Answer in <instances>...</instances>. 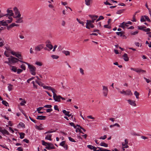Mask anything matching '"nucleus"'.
I'll return each mask as SVG.
<instances>
[{
  "label": "nucleus",
  "instance_id": "1",
  "mask_svg": "<svg viewBox=\"0 0 151 151\" xmlns=\"http://www.w3.org/2000/svg\"><path fill=\"white\" fill-rule=\"evenodd\" d=\"M28 66V68L29 69L30 73L33 75L35 76L36 75V67L34 65H30L28 63H26Z\"/></svg>",
  "mask_w": 151,
  "mask_h": 151
},
{
  "label": "nucleus",
  "instance_id": "2",
  "mask_svg": "<svg viewBox=\"0 0 151 151\" xmlns=\"http://www.w3.org/2000/svg\"><path fill=\"white\" fill-rule=\"evenodd\" d=\"M44 45L40 44L35 47V50L36 52L40 51L44 47Z\"/></svg>",
  "mask_w": 151,
  "mask_h": 151
},
{
  "label": "nucleus",
  "instance_id": "3",
  "mask_svg": "<svg viewBox=\"0 0 151 151\" xmlns=\"http://www.w3.org/2000/svg\"><path fill=\"white\" fill-rule=\"evenodd\" d=\"M8 60H10V62H11L13 64L17 63L19 60L17 58H15L12 56H11L10 58H8Z\"/></svg>",
  "mask_w": 151,
  "mask_h": 151
},
{
  "label": "nucleus",
  "instance_id": "4",
  "mask_svg": "<svg viewBox=\"0 0 151 151\" xmlns=\"http://www.w3.org/2000/svg\"><path fill=\"white\" fill-rule=\"evenodd\" d=\"M92 22H91V20H87V22L86 23V27L87 29H89V26L91 28H93L94 27V26L93 24H92Z\"/></svg>",
  "mask_w": 151,
  "mask_h": 151
},
{
  "label": "nucleus",
  "instance_id": "5",
  "mask_svg": "<svg viewBox=\"0 0 151 151\" xmlns=\"http://www.w3.org/2000/svg\"><path fill=\"white\" fill-rule=\"evenodd\" d=\"M102 90L104 96L105 97H106L109 91L107 87L105 86H103Z\"/></svg>",
  "mask_w": 151,
  "mask_h": 151
},
{
  "label": "nucleus",
  "instance_id": "6",
  "mask_svg": "<svg viewBox=\"0 0 151 151\" xmlns=\"http://www.w3.org/2000/svg\"><path fill=\"white\" fill-rule=\"evenodd\" d=\"M15 15L16 16L15 18H19L21 17V14H20L18 9L16 7H14L13 9Z\"/></svg>",
  "mask_w": 151,
  "mask_h": 151
},
{
  "label": "nucleus",
  "instance_id": "7",
  "mask_svg": "<svg viewBox=\"0 0 151 151\" xmlns=\"http://www.w3.org/2000/svg\"><path fill=\"white\" fill-rule=\"evenodd\" d=\"M53 98L56 101L59 102L61 101V96L60 95H57L56 94H54L53 95Z\"/></svg>",
  "mask_w": 151,
  "mask_h": 151
},
{
  "label": "nucleus",
  "instance_id": "8",
  "mask_svg": "<svg viewBox=\"0 0 151 151\" xmlns=\"http://www.w3.org/2000/svg\"><path fill=\"white\" fill-rule=\"evenodd\" d=\"M0 132H1L3 134H7L9 135V132L6 129H2V128L0 127Z\"/></svg>",
  "mask_w": 151,
  "mask_h": 151
},
{
  "label": "nucleus",
  "instance_id": "9",
  "mask_svg": "<svg viewBox=\"0 0 151 151\" xmlns=\"http://www.w3.org/2000/svg\"><path fill=\"white\" fill-rule=\"evenodd\" d=\"M127 101L129 104L132 106H136L135 102L134 101L130 99L127 100Z\"/></svg>",
  "mask_w": 151,
  "mask_h": 151
},
{
  "label": "nucleus",
  "instance_id": "10",
  "mask_svg": "<svg viewBox=\"0 0 151 151\" xmlns=\"http://www.w3.org/2000/svg\"><path fill=\"white\" fill-rule=\"evenodd\" d=\"M7 13L6 14V17H7L8 15H9V17H11V16H12L14 14V13L12 10L8 9L7 10Z\"/></svg>",
  "mask_w": 151,
  "mask_h": 151
},
{
  "label": "nucleus",
  "instance_id": "11",
  "mask_svg": "<svg viewBox=\"0 0 151 151\" xmlns=\"http://www.w3.org/2000/svg\"><path fill=\"white\" fill-rule=\"evenodd\" d=\"M129 25L127 23L124 22L120 24V25L119 26L120 27L124 29L126 27H128Z\"/></svg>",
  "mask_w": 151,
  "mask_h": 151
},
{
  "label": "nucleus",
  "instance_id": "12",
  "mask_svg": "<svg viewBox=\"0 0 151 151\" xmlns=\"http://www.w3.org/2000/svg\"><path fill=\"white\" fill-rule=\"evenodd\" d=\"M116 34L118 35H120L121 37H122L124 39H126V37L124 35V32H117L116 33Z\"/></svg>",
  "mask_w": 151,
  "mask_h": 151
},
{
  "label": "nucleus",
  "instance_id": "13",
  "mask_svg": "<svg viewBox=\"0 0 151 151\" xmlns=\"http://www.w3.org/2000/svg\"><path fill=\"white\" fill-rule=\"evenodd\" d=\"M45 148L47 150H50V149H54L55 148V147L53 146V145L51 143H49L48 144V146L46 147Z\"/></svg>",
  "mask_w": 151,
  "mask_h": 151
},
{
  "label": "nucleus",
  "instance_id": "14",
  "mask_svg": "<svg viewBox=\"0 0 151 151\" xmlns=\"http://www.w3.org/2000/svg\"><path fill=\"white\" fill-rule=\"evenodd\" d=\"M10 69L12 71L16 72L17 71V67L14 66L10 65Z\"/></svg>",
  "mask_w": 151,
  "mask_h": 151
},
{
  "label": "nucleus",
  "instance_id": "15",
  "mask_svg": "<svg viewBox=\"0 0 151 151\" xmlns=\"http://www.w3.org/2000/svg\"><path fill=\"white\" fill-rule=\"evenodd\" d=\"M63 113L65 114V115L70 117L71 116V114H69L70 112L68 111H67L65 110H63L62 111Z\"/></svg>",
  "mask_w": 151,
  "mask_h": 151
},
{
  "label": "nucleus",
  "instance_id": "16",
  "mask_svg": "<svg viewBox=\"0 0 151 151\" xmlns=\"http://www.w3.org/2000/svg\"><path fill=\"white\" fill-rule=\"evenodd\" d=\"M90 17L92 18L91 22L92 23H94V21L98 17V16L97 15H93L90 16Z\"/></svg>",
  "mask_w": 151,
  "mask_h": 151
},
{
  "label": "nucleus",
  "instance_id": "17",
  "mask_svg": "<svg viewBox=\"0 0 151 151\" xmlns=\"http://www.w3.org/2000/svg\"><path fill=\"white\" fill-rule=\"evenodd\" d=\"M123 57H124V61H129V58L127 53H124L123 55Z\"/></svg>",
  "mask_w": 151,
  "mask_h": 151
},
{
  "label": "nucleus",
  "instance_id": "18",
  "mask_svg": "<svg viewBox=\"0 0 151 151\" xmlns=\"http://www.w3.org/2000/svg\"><path fill=\"white\" fill-rule=\"evenodd\" d=\"M46 118V116H38L36 119H37L39 120H45V118Z\"/></svg>",
  "mask_w": 151,
  "mask_h": 151
},
{
  "label": "nucleus",
  "instance_id": "19",
  "mask_svg": "<svg viewBox=\"0 0 151 151\" xmlns=\"http://www.w3.org/2000/svg\"><path fill=\"white\" fill-rule=\"evenodd\" d=\"M132 93L130 90H128L125 91V95H132Z\"/></svg>",
  "mask_w": 151,
  "mask_h": 151
},
{
  "label": "nucleus",
  "instance_id": "20",
  "mask_svg": "<svg viewBox=\"0 0 151 151\" xmlns=\"http://www.w3.org/2000/svg\"><path fill=\"white\" fill-rule=\"evenodd\" d=\"M62 52L63 54L65 55L66 56H69L70 55V52L68 51V50H63L62 51Z\"/></svg>",
  "mask_w": 151,
  "mask_h": 151
},
{
  "label": "nucleus",
  "instance_id": "21",
  "mask_svg": "<svg viewBox=\"0 0 151 151\" xmlns=\"http://www.w3.org/2000/svg\"><path fill=\"white\" fill-rule=\"evenodd\" d=\"M86 4L87 6H89L92 3V0H85Z\"/></svg>",
  "mask_w": 151,
  "mask_h": 151
},
{
  "label": "nucleus",
  "instance_id": "22",
  "mask_svg": "<svg viewBox=\"0 0 151 151\" xmlns=\"http://www.w3.org/2000/svg\"><path fill=\"white\" fill-rule=\"evenodd\" d=\"M18 19H17V20L15 22H16L17 23H20L23 22V20L22 19V18L20 17L18 18Z\"/></svg>",
  "mask_w": 151,
  "mask_h": 151
},
{
  "label": "nucleus",
  "instance_id": "23",
  "mask_svg": "<svg viewBox=\"0 0 151 151\" xmlns=\"http://www.w3.org/2000/svg\"><path fill=\"white\" fill-rule=\"evenodd\" d=\"M42 124H40L39 126H36V128L38 130H41L43 129V128H42Z\"/></svg>",
  "mask_w": 151,
  "mask_h": 151
},
{
  "label": "nucleus",
  "instance_id": "24",
  "mask_svg": "<svg viewBox=\"0 0 151 151\" xmlns=\"http://www.w3.org/2000/svg\"><path fill=\"white\" fill-rule=\"evenodd\" d=\"M46 46L49 48L50 50H51L53 48V46L50 43L47 44L46 45Z\"/></svg>",
  "mask_w": 151,
  "mask_h": 151
},
{
  "label": "nucleus",
  "instance_id": "25",
  "mask_svg": "<svg viewBox=\"0 0 151 151\" xmlns=\"http://www.w3.org/2000/svg\"><path fill=\"white\" fill-rule=\"evenodd\" d=\"M51 137L52 135L51 134L47 135V136L45 137V139L49 140H51Z\"/></svg>",
  "mask_w": 151,
  "mask_h": 151
},
{
  "label": "nucleus",
  "instance_id": "26",
  "mask_svg": "<svg viewBox=\"0 0 151 151\" xmlns=\"http://www.w3.org/2000/svg\"><path fill=\"white\" fill-rule=\"evenodd\" d=\"M1 22H1V24L2 25L4 26H7L8 24L6 23V22L5 21H4V20H2L1 21Z\"/></svg>",
  "mask_w": 151,
  "mask_h": 151
},
{
  "label": "nucleus",
  "instance_id": "27",
  "mask_svg": "<svg viewBox=\"0 0 151 151\" xmlns=\"http://www.w3.org/2000/svg\"><path fill=\"white\" fill-rule=\"evenodd\" d=\"M49 90H50L52 91L53 93V95H54V94H56V93L57 92L56 90L55 89L52 88L51 87Z\"/></svg>",
  "mask_w": 151,
  "mask_h": 151
},
{
  "label": "nucleus",
  "instance_id": "28",
  "mask_svg": "<svg viewBox=\"0 0 151 151\" xmlns=\"http://www.w3.org/2000/svg\"><path fill=\"white\" fill-rule=\"evenodd\" d=\"M100 145L101 146H104L105 147H107L108 146V145L104 142H101L100 144Z\"/></svg>",
  "mask_w": 151,
  "mask_h": 151
},
{
  "label": "nucleus",
  "instance_id": "29",
  "mask_svg": "<svg viewBox=\"0 0 151 151\" xmlns=\"http://www.w3.org/2000/svg\"><path fill=\"white\" fill-rule=\"evenodd\" d=\"M14 23H12L9 26H7V29L8 30H9L10 28H11L14 26Z\"/></svg>",
  "mask_w": 151,
  "mask_h": 151
},
{
  "label": "nucleus",
  "instance_id": "30",
  "mask_svg": "<svg viewBox=\"0 0 151 151\" xmlns=\"http://www.w3.org/2000/svg\"><path fill=\"white\" fill-rule=\"evenodd\" d=\"M9 20H7L5 21L6 22V23H10L11 22L12 20V18L11 17H9Z\"/></svg>",
  "mask_w": 151,
  "mask_h": 151
},
{
  "label": "nucleus",
  "instance_id": "31",
  "mask_svg": "<svg viewBox=\"0 0 151 151\" xmlns=\"http://www.w3.org/2000/svg\"><path fill=\"white\" fill-rule=\"evenodd\" d=\"M138 29L141 30H143L144 29V28H146V27L144 26H138Z\"/></svg>",
  "mask_w": 151,
  "mask_h": 151
},
{
  "label": "nucleus",
  "instance_id": "32",
  "mask_svg": "<svg viewBox=\"0 0 151 151\" xmlns=\"http://www.w3.org/2000/svg\"><path fill=\"white\" fill-rule=\"evenodd\" d=\"M134 95L135 96L136 98L137 99H139V93L137 91H135L134 92Z\"/></svg>",
  "mask_w": 151,
  "mask_h": 151
},
{
  "label": "nucleus",
  "instance_id": "33",
  "mask_svg": "<svg viewBox=\"0 0 151 151\" xmlns=\"http://www.w3.org/2000/svg\"><path fill=\"white\" fill-rule=\"evenodd\" d=\"M97 148L99 149V150H100V151H111L108 149H103L102 148H100L99 147H97Z\"/></svg>",
  "mask_w": 151,
  "mask_h": 151
},
{
  "label": "nucleus",
  "instance_id": "34",
  "mask_svg": "<svg viewBox=\"0 0 151 151\" xmlns=\"http://www.w3.org/2000/svg\"><path fill=\"white\" fill-rule=\"evenodd\" d=\"M20 135V138L21 139H22L24 137L25 134L24 133H20L19 134Z\"/></svg>",
  "mask_w": 151,
  "mask_h": 151
},
{
  "label": "nucleus",
  "instance_id": "35",
  "mask_svg": "<svg viewBox=\"0 0 151 151\" xmlns=\"http://www.w3.org/2000/svg\"><path fill=\"white\" fill-rule=\"evenodd\" d=\"M104 19V17L102 16H100L99 18H98L96 20V22L99 21L103 19Z\"/></svg>",
  "mask_w": 151,
  "mask_h": 151
},
{
  "label": "nucleus",
  "instance_id": "36",
  "mask_svg": "<svg viewBox=\"0 0 151 151\" xmlns=\"http://www.w3.org/2000/svg\"><path fill=\"white\" fill-rule=\"evenodd\" d=\"M26 102L24 100H23V101H22L20 103V105L21 106H23L24 105V104H26Z\"/></svg>",
  "mask_w": 151,
  "mask_h": 151
},
{
  "label": "nucleus",
  "instance_id": "37",
  "mask_svg": "<svg viewBox=\"0 0 151 151\" xmlns=\"http://www.w3.org/2000/svg\"><path fill=\"white\" fill-rule=\"evenodd\" d=\"M19 125L23 128H24L25 127L24 124L22 122H20L19 123Z\"/></svg>",
  "mask_w": 151,
  "mask_h": 151
},
{
  "label": "nucleus",
  "instance_id": "38",
  "mask_svg": "<svg viewBox=\"0 0 151 151\" xmlns=\"http://www.w3.org/2000/svg\"><path fill=\"white\" fill-rule=\"evenodd\" d=\"M2 103L3 104L6 106H7V105H8V103L5 100H2Z\"/></svg>",
  "mask_w": 151,
  "mask_h": 151
},
{
  "label": "nucleus",
  "instance_id": "39",
  "mask_svg": "<svg viewBox=\"0 0 151 151\" xmlns=\"http://www.w3.org/2000/svg\"><path fill=\"white\" fill-rule=\"evenodd\" d=\"M76 20L80 24H81L83 26L84 25V23L83 22L80 21L78 18L76 19Z\"/></svg>",
  "mask_w": 151,
  "mask_h": 151
},
{
  "label": "nucleus",
  "instance_id": "40",
  "mask_svg": "<svg viewBox=\"0 0 151 151\" xmlns=\"http://www.w3.org/2000/svg\"><path fill=\"white\" fill-rule=\"evenodd\" d=\"M42 143V145H43L46 146L47 145H48L49 143H47L45 142L44 140H42L41 141Z\"/></svg>",
  "mask_w": 151,
  "mask_h": 151
},
{
  "label": "nucleus",
  "instance_id": "41",
  "mask_svg": "<svg viewBox=\"0 0 151 151\" xmlns=\"http://www.w3.org/2000/svg\"><path fill=\"white\" fill-rule=\"evenodd\" d=\"M42 87L44 89H47L49 90H50V89L51 87L50 86H42Z\"/></svg>",
  "mask_w": 151,
  "mask_h": 151
},
{
  "label": "nucleus",
  "instance_id": "42",
  "mask_svg": "<svg viewBox=\"0 0 151 151\" xmlns=\"http://www.w3.org/2000/svg\"><path fill=\"white\" fill-rule=\"evenodd\" d=\"M51 57L53 59H57L59 58L58 56L55 55H51Z\"/></svg>",
  "mask_w": 151,
  "mask_h": 151
},
{
  "label": "nucleus",
  "instance_id": "43",
  "mask_svg": "<svg viewBox=\"0 0 151 151\" xmlns=\"http://www.w3.org/2000/svg\"><path fill=\"white\" fill-rule=\"evenodd\" d=\"M6 16V14L2 13L1 10H0V18H1L4 16Z\"/></svg>",
  "mask_w": 151,
  "mask_h": 151
},
{
  "label": "nucleus",
  "instance_id": "44",
  "mask_svg": "<svg viewBox=\"0 0 151 151\" xmlns=\"http://www.w3.org/2000/svg\"><path fill=\"white\" fill-rule=\"evenodd\" d=\"M135 14H134L133 17L132 19L131 20L132 22H136L137 21L136 19L135 18Z\"/></svg>",
  "mask_w": 151,
  "mask_h": 151
},
{
  "label": "nucleus",
  "instance_id": "45",
  "mask_svg": "<svg viewBox=\"0 0 151 151\" xmlns=\"http://www.w3.org/2000/svg\"><path fill=\"white\" fill-rule=\"evenodd\" d=\"M122 145L124 146V148H127L129 147V146L127 144H124V142H122Z\"/></svg>",
  "mask_w": 151,
  "mask_h": 151
},
{
  "label": "nucleus",
  "instance_id": "46",
  "mask_svg": "<svg viewBox=\"0 0 151 151\" xmlns=\"http://www.w3.org/2000/svg\"><path fill=\"white\" fill-rule=\"evenodd\" d=\"M124 10H118L117 11L116 13L117 14H120L123 12Z\"/></svg>",
  "mask_w": 151,
  "mask_h": 151
},
{
  "label": "nucleus",
  "instance_id": "47",
  "mask_svg": "<svg viewBox=\"0 0 151 151\" xmlns=\"http://www.w3.org/2000/svg\"><path fill=\"white\" fill-rule=\"evenodd\" d=\"M0 146H1V147H3L4 148H6V149L9 150L8 148L7 147L6 145L5 144H3V145H0Z\"/></svg>",
  "mask_w": 151,
  "mask_h": 151
},
{
  "label": "nucleus",
  "instance_id": "48",
  "mask_svg": "<svg viewBox=\"0 0 151 151\" xmlns=\"http://www.w3.org/2000/svg\"><path fill=\"white\" fill-rule=\"evenodd\" d=\"M12 85L11 84H9V86H8V88L9 91H11L12 89Z\"/></svg>",
  "mask_w": 151,
  "mask_h": 151
},
{
  "label": "nucleus",
  "instance_id": "49",
  "mask_svg": "<svg viewBox=\"0 0 151 151\" xmlns=\"http://www.w3.org/2000/svg\"><path fill=\"white\" fill-rule=\"evenodd\" d=\"M144 17L145 18V20L146 19L147 21L149 22H150L151 21L150 20L147 16L145 15L144 16Z\"/></svg>",
  "mask_w": 151,
  "mask_h": 151
},
{
  "label": "nucleus",
  "instance_id": "50",
  "mask_svg": "<svg viewBox=\"0 0 151 151\" xmlns=\"http://www.w3.org/2000/svg\"><path fill=\"white\" fill-rule=\"evenodd\" d=\"M65 145V141H63L61 142L60 144V145L63 147L64 146V145Z\"/></svg>",
  "mask_w": 151,
  "mask_h": 151
},
{
  "label": "nucleus",
  "instance_id": "51",
  "mask_svg": "<svg viewBox=\"0 0 151 151\" xmlns=\"http://www.w3.org/2000/svg\"><path fill=\"white\" fill-rule=\"evenodd\" d=\"M20 68L23 70H25L26 69L25 66L24 65L22 64L20 66Z\"/></svg>",
  "mask_w": 151,
  "mask_h": 151
},
{
  "label": "nucleus",
  "instance_id": "52",
  "mask_svg": "<svg viewBox=\"0 0 151 151\" xmlns=\"http://www.w3.org/2000/svg\"><path fill=\"white\" fill-rule=\"evenodd\" d=\"M140 21L141 22H144L145 21V19L144 16H142L141 18Z\"/></svg>",
  "mask_w": 151,
  "mask_h": 151
},
{
  "label": "nucleus",
  "instance_id": "53",
  "mask_svg": "<svg viewBox=\"0 0 151 151\" xmlns=\"http://www.w3.org/2000/svg\"><path fill=\"white\" fill-rule=\"evenodd\" d=\"M68 139L69 140L72 142H76V141L73 138H72L70 137H69Z\"/></svg>",
  "mask_w": 151,
  "mask_h": 151
},
{
  "label": "nucleus",
  "instance_id": "54",
  "mask_svg": "<svg viewBox=\"0 0 151 151\" xmlns=\"http://www.w3.org/2000/svg\"><path fill=\"white\" fill-rule=\"evenodd\" d=\"M32 83L33 84V88H35L37 89V85H36L35 84V82L34 81H33L32 82Z\"/></svg>",
  "mask_w": 151,
  "mask_h": 151
},
{
  "label": "nucleus",
  "instance_id": "55",
  "mask_svg": "<svg viewBox=\"0 0 151 151\" xmlns=\"http://www.w3.org/2000/svg\"><path fill=\"white\" fill-rule=\"evenodd\" d=\"M107 136L106 135H104L103 137H100L99 139H104L106 138Z\"/></svg>",
  "mask_w": 151,
  "mask_h": 151
},
{
  "label": "nucleus",
  "instance_id": "56",
  "mask_svg": "<svg viewBox=\"0 0 151 151\" xmlns=\"http://www.w3.org/2000/svg\"><path fill=\"white\" fill-rule=\"evenodd\" d=\"M52 107V106L51 105H46L44 106V107L47 108H50Z\"/></svg>",
  "mask_w": 151,
  "mask_h": 151
},
{
  "label": "nucleus",
  "instance_id": "57",
  "mask_svg": "<svg viewBox=\"0 0 151 151\" xmlns=\"http://www.w3.org/2000/svg\"><path fill=\"white\" fill-rule=\"evenodd\" d=\"M144 78L146 82L148 83L150 82H151V81L148 79H147L145 77H144Z\"/></svg>",
  "mask_w": 151,
  "mask_h": 151
},
{
  "label": "nucleus",
  "instance_id": "58",
  "mask_svg": "<svg viewBox=\"0 0 151 151\" xmlns=\"http://www.w3.org/2000/svg\"><path fill=\"white\" fill-rule=\"evenodd\" d=\"M35 64L39 66H41L42 65V64L41 63L38 62H36L35 63Z\"/></svg>",
  "mask_w": 151,
  "mask_h": 151
},
{
  "label": "nucleus",
  "instance_id": "59",
  "mask_svg": "<svg viewBox=\"0 0 151 151\" xmlns=\"http://www.w3.org/2000/svg\"><path fill=\"white\" fill-rule=\"evenodd\" d=\"M87 147L89 149H91V150H93V148L94 147V146H93L90 145H88L87 146Z\"/></svg>",
  "mask_w": 151,
  "mask_h": 151
},
{
  "label": "nucleus",
  "instance_id": "60",
  "mask_svg": "<svg viewBox=\"0 0 151 151\" xmlns=\"http://www.w3.org/2000/svg\"><path fill=\"white\" fill-rule=\"evenodd\" d=\"M17 73L18 74L22 73L23 71V70L22 69H18L17 70Z\"/></svg>",
  "mask_w": 151,
  "mask_h": 151
},
{
  "label": "nucleus",
  "instance_id": "61",
  "mask_svg": "<svg viewBox=\"0 0 151 151\" xmlns=\"http://www.w3.org/2000/svg\"><path fill=\"white\" fill-rule=\"evenodd\" d=\"M17 150L18 151H23V149L22 147H18Z\"/></svg>",
  "mask_w": 151,
  "mask_h": 151
},
{
  "label": "nucleus",
  "instance_id": "62",
  "mask_svg": "<svg viewBox=\"0 0 151 151\" xmlns=\"http://www.w3.org/2000/svg\"><path fill=\"white\" fill-rule=\"evenodd\" d=\"M69 124L71 126H73L75 128H76V126L74 125V124L73 122L70 123Z\"/></svg>",
  "mask_w": 151,
  "mask_h": 151
},
{
  "label": "nucleus",
  "instance_id": "63",
  "mask_svg": "<svg viewBox=\"0 0 151 151\" xmlns=\"http://www.w3.org/2000/svg\"><path fill=\"white\" fill-rule=\"evenodd\" d=\"M80 73L82 75H83L84 74V70L82 68H80Z\"/></svg>",
  "mask_w": 151,
  "mask_h": 151
},
{
  "label": "nucleus",
  "instance_id": "64",
  "mask_svg": "<svg viewBox=\"0 0 151 151\" xmlns=\"http://www.w3.org/2000/svg\"><path fill=\"white\" fill-rule=\"evenodd\" d=\"M52 111V109L51 108L48 109H46L47 112H50Z\"/></svg>",
  "mask_w": 151,
  "mask_h": 151
}]
</instances>
